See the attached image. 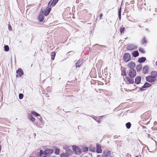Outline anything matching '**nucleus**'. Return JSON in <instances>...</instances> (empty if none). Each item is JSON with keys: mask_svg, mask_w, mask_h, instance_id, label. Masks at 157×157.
Instances as JSON below:
<instances>
[{"mask_svg": "<svg viewBox=\"0 0 157 157\" xmlns=\"http://www.w3.org/2000/svg\"><path fill=\"white\" fill-rule=\"evenodd\" d=\"M64 149L66 150L65 152L68 155H71L73 154L72 151L70 149V146L67 145H63V146Z\"/></svg>", "mask_w": 157, "mask_h": 157, "instance_id": "nucleus-1", "label": "nucleus"}, {"mask_svg": "<svg viewBox=\"0 0 157 157\" xmlns=\"http://www.w3.org/2000/svg\"><path fill=\"white\" fill-rule=\"evenodd\" d=\"M72 149L74 153L76 155H79L82 153L80 148L75 145L72 146Z\"/></svg>", "mask_w": 157, "mask_h": 157, "instance_id": "nucleus-2", "label": "nucleus"}, {"mask_svg": "<svg viewBox=\"0 0 157 157\" xmlns=\"http://www.w3.org/2000/svg\"><path fill=\"white\" fill-rule=\"evenodd\" d=\"M131 56L130 54L128 53L124 54L123 56V59L125 62H128L131 60Z\"/></svg>", "mask_w": 157, "mask_h": 157, "instance_id": "nucleus-3", "label": "nucleus"}, {"mask_svg": "<svg viewBox=\"0 0 157 157\" xmlns=\"http://www.w3.org/2000/svg\"><path fill=\"white\" fill-rule=\"evenodd\" d=\"M129 75L131 78H134L136 75V72L133 69H131L130 70Z\"/></svg>", "mask_w": 157, "mask_h": 157, "instance_id": "nucleus-4", "label": "nucleus"}, {"mask_svg": "<svg viewBox=\"0 0 157 157\" xmlns=\"http://www.w3.org/2000/svg\"><path fill=\"white\" fill-rule=\"evenodd\" d=\"M137 47L135 44H130L127 45V49L128 50H132L137 48Z\"/></svg>", "mask_w": 157, "mask_h": 157, "instance_id": "nucleus-5", "label": "nucleus"}, {"mask_svg": "<svg viewBox=\"0 0 157 157\" xmlns=\"http://www.w3.org/2000/svg\"><path fill=\"white\" fill-rule=\"evenodd\" d=\"M58 1V0H53V1H52V0H51L48 2V7H50L51 6H53L56 4V3Z\"/></svg>", "mask_w": 157, "mask_h": 157, "instance_id": "nucleus-6", "label": "nucleus"}, {"mask_svg": "<svg viewBox=\"0 0 157 157\" xmlns=\"http://www.w3.org/2000/svg\"><path fill=\"white\" fill-rule=\"evenodd\" d=\"M155 79L151 76H149L146 77V80L147 81L150 82H154L155 80Z\"/></svg>", "mask_w": 157, "mask_h": 157, "instance_id": "nucleus-7", "label": "nucleus"}, {"mask_svg": "<svg viewBox=\"0 0 157 157\" xmlns=\"http://www.w3.org/2000/svg\"><path fill=\"white\" fill-rule=\"evenodd\" d=\"M53 152V150L51 149H46L44 151L45 155L48 156H50Z\"/></svg>", "mask_w": 157, "mask_h": 157, "instance_id": "nucleus-8", "label": "nucleus"}, {"mask_svg": "<svg viewBox=\"0 0 157 157\" xmlns=\"http://www.w3.org/2000/svg\"><path fill=\"white\" fill-rule=\"evenodd\" d=\"M111 151L108 150H105L103 153V157H107L110 155Z\"/></svg>", "mask_w": 157, "mask_h": 157, "instance_id": "nucleus-9", "label": "nucleus"}, {"mask_svg": "<svg viewBox=\"0 0 157 157\" xmlns=\"http://www.w3.org/2000/svg\"><path fill=\"white\" fill-rule=\"evenodd\" d=\"M16 73L17 74V77H18V75L19 77H21L24 74L23 71L21 68H19L16 71Z\"/></svg>", "mask_w": 157, "mask_h": 157, "instance_id": "nucleus-10", "label": "nucleus"}, {"mask_svg": "<svg viewBox=\"0 0 157 157\" xmlns=\"http://www.w3.org/2000/svg\"><path fill=\"white\" fill-rule=\"evenodd\" d=\"M97 147V152L98 153H101L102 152L101 149V146L100 145L98 144L96 145Z\"/></svg>", "mask_w": 157, "mask_h": 157, "instance_id": "nucleus-11", "label": "nucleus"}, {"mask_svg": "<svg viewBox=\"0 0 157 157\" xmlns=\"http://www.w3.org/2000/svg\"><path fill=\"white\" fill-rule=\"evenodd\" d=\"M141 78L140 76H137L135 78V82L136 84H139L140 82Z\"/></svg>", "mask_w": 157, "mask_h": 157, "instance_id": "nucleus-12", "label": "nucleus"}, {"mask_svg": "<svg viewBox=\"0 0 157 157\" xmlns=\"http://www.w3.org/2000/svg\"><path fill=\"white\" fill-rule=\"evenodd\" d=\"M127 80L128 82V83H133L134 82V79L133 78H131L129 77H127Z\"/></svg>", "mask_w": 157, "mask_h": 157, "instance_id": "nucleus-13", "label": "nucleus"}, {"mask_svg": "<svg viewBox=\"0 0 157 157\" xmlns=\"http://www.w3.org/2000/svg\"><path fill=\"white\" fill-rule=\"evenodd\" d=\"M135 66V64L134 63L131 62L128 65V66L131 69H133Z\"/></svg>", "mask_w": 157, "mask_h": 157, "instance_id": "nucleus-14", "label": "nucleus"}, {"mask_svg": "<svg viewBox=\"0 0 157 157\" xmlns=\"http://www.w3.org/2000/svg\"><path fill=\"white\" fill-rule=\"evenodd\" d=\"M82 60L81 59H79L77 62L76 63V67H79L82 64Z\"/></svg>", "mask_w": 157, "mask_h": 157, "instance_id": "nucleus-15", "label": "nucleus"}, {"mask_svg": "<svg viewBox=\"0 0 157 157\" xmlns=\"http://www.w3.org/2000/svg\"><path fill=\"white\" fill-rule=\"evenodd\" d=\"M146 60V58L145 57H142L139 58L138 59V62L140 63H142L144 62Z\"/></svg>", "mask_w": 157, "mask_h": 157, "instance_id": "nucleus-16", "label": "nucleus"}, {"mask_svg": "<svg viewBox=\"0 0 157 157\" xmlns=\"http://www.w3.org/2000/svg\"><path fill=\"white\" fill-rule=\"evenodd\" d=\"M148 70V67L147 66H144L143 69V72L144 74H145L147 73Z\"/></svg>", "mask_w": 157, "mask_h": 157, "instance_id": "nucleus-17", "label": "nucleus"}, {"mask_svg": "<svg viewBox=\"0 0 157 157\" xmlns=\"http://www.w3.org/2000/svg\"><path fill=\"white\" fill-rule=\"evenodd\" d=\"M44 19V17L42 14H40L38 17V20L42 22Z\"/></svg>", "mask_w": 157, "mask_h": 157, "instance_id": "nucleus-18", "label": "nucleus"}, {"mask_svg": "<svg viewBox=\"0 0 157 157\" xmlns=\"http://www.w3.org/2000/svg\"><path fill=\"white\" fill-rule=\"evenodd\" d=\"M157 75V72L155 71H153L151 72V76L154 77L155 79V77Z\"/></svg>", "mask_w": 157, "mask_h": 157, "instance_id": "nucleus-19", "label": "nucleus"}, {"mask_svg": "<svg viewBox=\"0 0 157 157\" xmlns=\"http://www.w3.org/2000/svg\"><path fill=\"white\" fill-rule=\"evenodd\" d=\"M151 85L149 83L147 82H146L144 85L142 86L143 88H146L147 87H150Z\"/></svg>", "mask_w": 157, "mask_h": 157, "instance_id": "nucleus-20", "label": "nucleus"}, {"mask_svg": "<svg viewBox=\"0 0 157 157\" xmlns=\"http://www.w3.org/2000/svg\"><path fill=\"white\" fill-rule=\"evenodd\" d=\"M132 55L134 57H136L139 56V54L138 51H134L132 53Z\"/></svg>", "mask_w": 157, "mask_h": 157, "instance_id": "nucleus-21", "label": "nucleus"}, {"mask_svg": "<svg viewBox=\"0 0 157 157\" xmlns=\"http://www.w3.org/2000/svg\"><path fill=\"white\" fill-rule=\"evenodd\" d=\"M29 118L33 122H34L35 121V119L31 115H29Z\"/></svg>", "mask_w": 157, "mask_h": 157, "instance_id": "nucleus-22", "label": "nucleus"}, {"mask_svg": "<svg viewBox=\"0 0 157 157\" xmlns=\"http://www.w3.org/2000/svg\"><path fill=\"white\" fill-rule=\"evenodd\" d=\"M90 150L92 152H95L96 151V149L95 148L93 147L92 146H90L89 147Z\"/></svg>", "mask_w": 157, "mask_h": 157, "instance_id": "nucleus-23", "label": "nucleus"}, {"mask_svg": "<svg viewBox=\"0 0 157 157\" xmlns=\"http://www.w3.org/2000/svg\"><path fill=\"white\" fill-rule=\"evenodd\" d=\"M31 114L34 116L35 117H37L38 116H40V115L36 112L34 111H32L31 112Z\"/></svg>", "mask_w": 157, "mask_h": 157, "instance_id": "nucleus-24", "label": "nucleus"}, {"mask_svg": "<svg viewBox=\"0 0 157 157\" xmlns=\"http://www.w3.org/2000/svg\"><path fill=\"white\" fill-rule=\"evenodd\" d=\"M69 155H68L67 153L65 152V153H61L60 155L61 157H68Z\"/></svg>", "mask_w": 157, "mask_h": 157, "instance_id": "nucleus-25", "label": "nucleus"}, {"mask_svg": "<svg viewBox=\"0 0 157 157\" xmlns=\"http://www.w3.org/2000/svg\"><path fill=\"white\" fill-rule=\"evenodd\" d=\"M51 59L54 60V59L56 55V53L54 52H53L51 53Z\"/></svg>", "mask_w": 157, "mask_h": 157, "instance_id": "nucleus-26", "label": "nucleus"}, {"mask_svg": "<svg viewBox=\"0 0 157 157\" xmlns=\"http://www.w3.org/2000/svg\"><path fill=\"white\" fill-rule=\"evenodd\" d=\"M147 41L145 39V37H144L143 38L142 40L141 41V43L143 45H144V44H146V43H147Z\"/></svg>", "mask_w": 157, "mask_h": 157, "instance_id": "nucleus-27", "label": "nucleus"}, {"mask_svg": "<svg viewBox=\"0 0 157 157\" xmlns=\"http://www.w3.org/2000/svg\"><path fill=\"white\" fill-rule=\"evenodd\" d=\"M142 66L141 65H139L136 67V70L137 71H140L142 69Z\"/></svg>", "mask_w": 157, "mask_h": 157, "instance_id": "nucleus-28", "label": "nucleus"}, {"mask_svg": "<svg viewBox=\"0 0 157 157\" xmlns=\"http://www.w3.org/2000/svg\"><path fill=\"white\" fill-rule=\"evenodd\" d=\"M4 50L6 52L8 51L9 48L8 45H5L4 47Z\"/></svg>", "mask_w": 157, "mask_h": 157, "instance_id": "nucleus-29", "label": "nucleus"}, {"mask_svg": "<svg viewBox=\"0 0 157 157\" xmlns=\"http://www.w3.org/2000/svg\"><path fill=\"white\" fill-rule=\"evenodd\" d=\"M131 124L130 122H128L126 124V126L128 129L130 128L131 126Z\"/></svg>", "mask_w": 157, "mask_h": 157, "instance_id": "nucleus-30", "label": "nucleus"}, {"mask_svg": "<svg viewBox=\"0 0 157 157\" xmlns=\"http://www.w3.org/2000/svg\"><path fill=\"white\" fill-rule=\"evenodd\" d=\"M89 148L88 147H84L82 149L83 152H86L88 151Z\"/></svg>", "mask_w": 157, "mask_h": 157, "instance_id": "nucleus-31", "label": "nucleus"}, {"mask_svg": "<svg viewBox=\"0 0 157 157\" xmlns=\"http://www.w3.org/2000/svg\"><path fill=\"white\" fill-rule=\"evenodd\" d=\"M60 149L59 148H56L55 150V153L56 155H58L59 153Z\"/></svg>", "mask_w": 157, "mask_h": 157, "instance_id": "nucleus-32", "label": "nucleus"}, {"mask_svg": "<svg viewBox=\"0 0 157 157\" xmlns=\"http://www.w3.org/2000/svg\"><path fill=\"white\" fill-rule=\"evenodd\" d=\"M125 30V29L124 27L123 28H120V32L121 33H124V31Z\"/></svg>", "mask_w": 157, "mask_h": 157, "instance_id": "nucleus-33", "label": "nucleus"}, {"mask_svg": "<svg viewBox=\"0 0 157 157\" xmlns=\"http://www.w3.org/2000/svg\"><path fill=\"white\" fill-rule=\"evenodd\" d=\"M51 7V6L50 7L49 6V8H48V9L47 10V13H46V15H48L49 14V12H50L51 10V8H50Z\"/></svg>", "mask_w": 157, "mask_h": 157, "instance_id": "nucleus-34", "label": "nucleus"}, {"mask_svg": "<svg viewBox=\"0 0 157 157\" xmlns=\"http://www.w3.org/2000/svg\"><path fill=\"white\" fill-rule=\"evenodd\" d=\"M121 75H126V73L125 70H124V69L123 70V71Z\"/></svg>", "mask_w": 157, "mask_h": 157, "instance_id": "nucleus-35", "label": "nucleus"}, {"mask_svg": "<svg viewBox=\"0 0 157 157\" xmlns=\"http://www.w3.org/2000/svg\"><path fill=\"white\" fill-rule=\"evenodd\" d=\"M41 11H42V13L44 14L45 16H47L48 15H46V13H47V11H46V10H44V11H43V10H41Z\"/></svg>", "mask_w": 157, "mask_h": 157, "instance_id": "nucleus-36", "label": "nucleus"}, {"mask_svg": "<svg viewBox=\"0 0 157 157\" xmlns=\"http://www.w3.org/2000/svg\"><path fill=\"white\" fill-rule=\"evenodd\" d=\"M139 51L140 52H141L142 53H144L145 52V51L144 49L142 48H140L139 49Z\"/></svg>", "mask_w": 157, "mask_h": 157, "instance_id": "nucleus-37", "label": "nucleus"}, {"mask_svg": "<svg viewBox=\"0 0 157 157\" xmlns=\"http://www.w3.org/2000/svg\"><path fill=\"white\" fill-rule=\"evenodd\" d=\"M23 97V94H19V98L20 99H22Z\"/></svg>", "mask_w": 157, "mask_h": 157, "instance_id": "nucleus-38", "label": "nucleus"}, {"mask_svg": "<svg viewBox=\"0 0 157 157\" xmlns=\"http://www.w3.org/2000/svg\"><path fill=\"white\" fill-rule=\"evenodd\" d=\"M121 7L120 8L119 10L118 11V14H120V15L121 14Z\"/></svg>", "mask_w": 157, "mask_h": 157, "instance_id": "nucleus-39", "label": "nucleus"}, {"mask_svg": "<svg viewBox=\"0 0 157 157\" xmlns=\"http://www.w3.org/2000/svg\"><path fill=\"white\" fill-rule=\"evenodd\" d=\"M8 29L9 30H11V27L10 24H9L8 25Z\"/></svg>", "mask_w": 157, "mask_h": 157, "instance_id": "nucleus-40", "label": "nucleus"}, {"mask_svg": "<svg viewBox=\"0 0 157 157\" xmlns=\"http://www.w3.org/2000/svg\"><path fill=\"white\" fill-rule=\"evenodd\" d=\"M43 153V151L42 150H40V155H41Z\"/></svg>", "mask_w": 157, "mask_h": 157, "instance_id": "nucleus-41", "label": "nucleus"}, {"mask_svg": "<svg viewBox=\"0 0 157 157\" xmlns=\"http://www.w3.org/2000/svg\"><path fill=\"white\" fill-rule=\"evenodd\" d=\"M102 16H103V14L102 13L100 15V19H101V17Z\"/></svg>", "mask_w": 157, "mask_h": 157, "instance_id": "nucleus-42", "label": "nucleus"}, {"mask_svg": "<svg viewBox=\"0 0 157 157\" xmlns=\"http://www.w3.org/2000/svg\"><path fill=\"white\" fill-rule=\"evenodd\" d=\"M130 3L131 4H134V1H133V0L131 1L130 2Z\"/></svg>", "mask_w": 157, "mask_h": 157, "instance_id": "nucleus-43", "label": "nucleus"}, {"mask_svg": "<svg viewBox=\"0 0 157 157\" xmlns=\"http://www.w3.org/2000/svg\"><path fill=\"white\" fill-rule=\"evenodd\" d=\"M90 117H91V116H90ZM91 117H92L95 120H96V119H97V117H92L91 116Z\"/></svg>", "mask_w": 157, "mask_h": 157, "instance_id": "nucleus-44", "label": "nucleus"}, {"mask_svg": "<svg viewBox=\"0 0 157 157\" xmlns=\"http://www.w3.org/2000/svg\"><path fill=\"white\" fill-rule=\"evenodd\" d=\"M119 17V18L120 19H121V14L120 15V14H118Z\"/></svg>", "mask_w": 157, "mask_h": 157, "instance_id": "nucleus-45", "label": "nucleus"}, {"mask_svg": "<svg viewBox=\"0 0 157 157\" xmlns=\"http://www.w3.org/2000/svg\"><path fill=\"white\" fill-rule=\"evenodd\" d=\"M38 124V123L37 122H36L35 123V124H36V125H37Z\"/></svg>", "mask_w": 157, "mask_h": 157, "instance_id": "nucleus-46", "label": "nucleus"}, {"mask_svg": "<svg viewBox=\"0 0 157 157\" xmlns=\"http://www.w3.org/2000/svg\"><path fill=\"white\" fill-rule=\"evenodd\" d=\"M1 146L0 145V151H1Z\"/></svg>", "mask_w": 157, "mask_h": 157, "instance_id": "nucleus-47", "label": "nucleus"}, {"mask_svg": "<svg viewBox=\"0 0 157 157\" xmlns=\"http://www.w3.org/2000/svg\"><path fill=\"white\" fill-rule=\"evenodd\" d=\"M155 64H156V66H157V61L156 62Z\"/></svg>", "mask_w": 157, "mask_h": 157, "instance_id": "nucleus-48", "label": "nucleus"}, {"mask_svg": "<svg viewBox=\"0 0 157 157\" xmlns=\"http://www.w3.org/2000/svg\"><path fill=\"white\" fill-rule=\"evenodd\" d=\"M98 45V44H95V45H94V46H96V45Z\"/></svg>", "mask_w": 157, "mask_h": 157, "instance_id": "nucleus-49", "label": "nucleus"}, {"mask_svg": "<svg viewBox=\"0 0 157 157\" xmlns=\"http://www.w3.org/2000/svg\"><path fill=\"white\" fill-rule=\"evenodd\" d=\"M102 47H104L105 46H103V45H100Z\"/></svg>", "mask_w": 157, "mask_h": 157, "instance_id": "nucleus-50", "label": "nucleus"}, {"mask_svg": "<svg viewBox=\"0 0 157 157\" xmlns=\"http://www.w3.org/2000/svg\"><path fill=\"white\" fill-rule=\"evenodd\" d=\"M156 122H154V124H156Z\"/></svg>", "mask_w": 157, "mask_h": 157, "instance_id": "nucleus-51", "label": "nucleus"}, {"mask_svg": "<svg viewBox=\"0 0 157 157\" xmlns=\"http://www.w3.org/2000/svg\"><path fill=\"white\" fill-rule=\"evenodd\" d=\"M156 122H154V124H156Z\"/></svg>", "mask_w": 157, "mask_h": 157, "instance_id": "nucleus-52", "label": "nucleus"}, {"mask_svg": "<svg viewBox=\"0 0 157 157\" xmlns=\"http://www.w3.org/2000/svg\"><path fill=\"white\" fill-rule=\"evenodd\" d=\"M135 157H139L138 156H135Z\"/></svg>", "mask_w": 157, "mask_h": 157, "instance_id": "nucleus-53", "label": "nucleus"}, {"mask_svg": "<svg viewBox=\"0 0 157 157\" xmlns=\"http://www.w3.org/2000/svg\"><path fill=\"white\" fill-rule=\"evenodd\" d=\"M47 157L46 156H44V157Z\"/></svg>", "mask_w": 157, "mask_h": 157, "instance_id": "nucleus-54", "label": "nucleus"}, {"mask_svg": "<svg viewBox=\"0 0 157 157\" xmlns=\"http://www.w3.org/2000/svg\"><path fill=\"white\" fill-rule=\"evenodd\" d=\"M97 157H99V155H98V156H97Z\"/></svg>", "mask_w": 157, "mask_h": 157, "instance_id": "nucleus-55", "label": "nucleus"}]
</instances>
